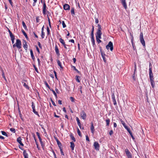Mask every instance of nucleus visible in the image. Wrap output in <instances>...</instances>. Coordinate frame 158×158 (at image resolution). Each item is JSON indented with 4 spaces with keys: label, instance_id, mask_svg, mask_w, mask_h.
Masks as SVG:
<instances>
[{
    "label": "nucleus",
    "instance_id": "1",
    "mask_svg": "<svg viewBox=\"0 0 158 158\" xmlns=\"http://www.w3.org/2000/svg\"><path fill=\"white\" fill-rule=\"evenodd\" d=\"M8 31L9 32L10 36V37L12 42V44H13L14 43V40H15V36L10 31V30L8 28H7Z\"/></svg>",
    "mask_w": 158,
    "mask_h": 158
},
{
    "label": "nucleus",
    "instance_id": "2",
    "mask_svg": "<svg viewBox=\"0 0 158 158\" xmlns=\"http://www.w3.org/2000/svg\"><path fill=\"white\" fill-rule=\"evenodd\" d=\"M106 48L107 49H109L110 48L111 51H112L113 49V44L111 41H110L107 45L106 46Z\"/></svg>",
    "mask_w": 158,
    "mask_h": 158
},
{
    "label": "nucleus",
    "instance_id": "3",
    "mask_svg": "<svg viewBox=\"0 0 158 158\" xmlns=\"http://www.w3.org/2000/svg\"><path fill=\"white\" fill-rule=\"evenodd\" d=\"M15 45L17 48L19 49L21 48V40L19 39H17L16 40Z\"/></svg>",
    "mask_w": 158,
    "mask_h": 158
},
{
    "label": "nucleus",
    "instance_id": "4",
    "mask_svg": "<svg viewBox=\"0 0 158 158\" xmlns=\"http://www.w3.org/2000/svg\"><path fill=\"white\" fill-rule=\"evenodd\" d=\"M47 7L46 5V4L45 2H44L43 4V14L44 15H45L46 14H47V12L48 10H47L46 8Z\"/></svg>",
    "mask_w": 158,
    "mask_h": 158
},
{
    "label": "nucleus",
    "instance_id": "5",
    "mask_svg": "<svg viewBox=\"0 0 158 158\" xmlns=\"http://www.w3.org/2000/svg\"><path fill=\"white\" fill-rule=\"evenodd\" d=\"M94 149L97 151H98L99 149L100 145L97 142H95L94 143Z\"/></svg>",
    "mask_w": 158,
    "mask_h": 158
},
{
    "label": "nucleus",
    "instance_id": "6",
    "mask_svg": "<svg viewBox=\"0 0 158 158\" xmlns=\"http://www.w3.org/2000/svg\"><path fill=\"white\" fill-rule=\"evenodd\" d=\"M125 152L128 158H132L131 153L127 149H125Z\"/></svg>",
    "mask_w": 158,
    "mask_h": 158
},
{
    "label": "nucleus",
    "instance_id": "7",
    "mask_svg": "<svg viewBox=\"0 0 158 158\" xmlns=\"http://www.w3.org/2000/svg\"><path fill=\"white\" fill-rule=\"evenodd\" d=\"M31 106L33 110V112L35 114L38 115L39 117H40L38 112L36 111L35 108V105L33 102H32Z\"/></svg>",
    "mask_w": 158,
    "mask_h": 158
},
{
    "label": "nucleus",
    "instance_id": "8",
    "mask_svg": "<svg viewBox=\"0 0 158 158\" xmlns=\"http://www.w3.org/2000/svg\"><path fill=\"white\" fill-rule=\"evenodd\" d=\"M80 115L82 118L84 120L85 119L86 117V115L84 111H82L80 113Z\"/></svg>",
    "mask_w": 158,
    "mask_h": 158
},
{
    "label": "nucleus",
    "instance_id": "9",
    "mask_svg": "<svg viewBox=\"0 0 158 158\" xmlns=\"http://www.w3.org/2000/svg\"><path fill=\"white\" fill-rule=\"evenodd\" d=\"M149 70V77L150 80H153V74L152 73V68H150Z\"/></svg>",
    "mask_w": 158,
    "mask_h": 158
},
{
    "label": "nucleus",
    "instance_id": "10",
    "mask_svg": "<svg viewBox=\"0 0 158 158\" xmlns=\"http://www.w3.org/2000/svg\"><path fill=\"white\" fill-rule=\"evenodd\" d=\"M55 50L56 54L57 55V57H58V56L59 55V48L56 44H55Z\"/></svg>",
    "mask_w": 158,
    "mask_h": 158
},
{
    "label": "nucleus",
    "instance_id": "11",
    "mask_svg": "<svg viewBox=\"0 0 158 158\" xmlns=\"http://www.w3.org/2000/svg\"><path fill=\"white\" fill-rule=\"evenodd\" d=\"M22 139H21V137H19L17 138V142L18 143H19L21 146H23L24 144L22 143Z\"/></svg>",
    "mask_w": 158,
    "mask_h": 158
},
{
    "label": "nucleus",
    "instance_id": "12",
    "mask_svg": "<svg viewBox=\"0 0 158 158\" xmlns=\"http://www.w3.org/2000/svg\"><path fill=\"white\" fill-rule=\"evenodd\" d=\"M120 1L125 9L127 8V5L126 2V0H120Z\"/></svg>",
    "mask_w": 158,
    "mask_h": 158
},
{
    "label": "nucleus",
    "instance_id": "13",
    "mask_svg": "<svg viewBox=\"0 0 158 158\" xmlns=\"http://www.w3.org/2000/svg\"><path fill=\"white\" fill-rule=\"evenodd\" d=\"M27 47L28 46L27 44V42L25 40H24V42H23V47L26 50H27Z\"/></svg>",
    "mask_w": 158,
    "mask_h": 158
},
{
    "label": "nucleus",
    "instance_id": "14",
    "mask_svg": "<svg viewBox=\"0 0 158 158\" xmlns=\"http://www.w3.org/2000/svg\"><path fill=\"white\" fill-rule=\"evenodd\" d=\"M30 53H31V58H32V59H33V61H35V57L34 55V54H33V51H32V49H30Z\"/></svg>",
    "mask_w": 158,
    "mask_h": 158
},
{
    "label": "nucleus",
    "instance_id": "15",
    "mask_svg": "<svg viewBox=\"0 0 158 158\" xmlns=\"http://www.w3.org/2000/svg\"><path fill=\"white\" fill-rule=\"evenodd\" d=\"M23 155L24 158H28V154L26 150H24L23 152Z\"/></svg>",
    "mask_w": 158,
    "mask_h": 158
},
{
    "label": "nucleus",
    "instance_id": "16",
    "mask_svg": "<svg viewBox=\"0 0 158 158\" xmlns=\"http://www.w3.org/2000/svg\"><path fill=\"white\" fill-rule=\"evenodd\" d=\"M64 8L65 10H69L70 9V6L68 4H65L64 6Z\"/></svg>",
    "mask_w": 158,
    "mask_h": 158
},
{
    "label": "nucleus",
    "instance_id": "17",
    "mask_svg": "<svg viewBox=\"0 0 158 158\" xmlns=\"http://www.w3.org/2000/svg\"><path fill=\"white\" fill-rule=\"evenodd\" d=\"M102 33L97 32L96 39H101Z\"/></svg>",
    "mask_w": 158,
    "mask_h": 158
},
{
    "label": "nucleus",
    "instance_id": "18",
    "mask_svg": "<svg viewBox=\"0 0 158 158\" xmlns=\"http://www.w3.org/2000/svg\"><path fill=\"white\" fill-rule=\"evenodd\" d=\"M98 30L97 31V32L101 33V30H102V28L101 25L99 24H98Z\"/></svg>",
    "mask_w": 158,
    "mask_h": 158
},
{
    "label": "nucleus",
    "instance_id": "19",
    "mask_svg": "<svg viewBox=\"0 0 158 158\" xmlns=\"http://www.w3.org/2000/svg\"><path fill=\"white\" fill-rule=\"evenodd\" d=\"M105 54L104 53H103L102 52H101V56L103 58V60L105 62H106V60L105 56Z\"/></svg>",
    "mask_w": 158,
    "mask_h": 158
},
{
    "label": "nucleus",
    "instance_id": "20",
    "mask_svg": "<svg viewBox=\"0 0 158 158\" xmlns=\"http://www.w3.org/2000/svg\"><path fill=\"white\" fill-rule=\"evenodd\" d=\"M140 40L141 43L142 44V45L143 46H145V41L144 40L143 38H142V39L141 38V39H140Z\"/></svg>",
    "mask_w": 158,
    "mask_h": 158
},
{
    "label": "nucleus",
    "instance_id": "21",
    "mask_svg": "<svg viewBox=\"0 0 158 158\" xmlns=\"http://www.w3.org/2000/svg\"><path fill=\"white\" fill-rule=\"evenodd\" d=\"M22 31L23 33V34L24 36H25L26 39L28 40V37L27 36V35L26 33L25 32V31H24V30L23 29L22 30Z\"/></svg>",
    "mask_w": 158,
    "mask_h": 158
},
{
    "label": "nucleus",
    "instance_id": "22",
    "mask_svg": "<svg viewBox=\"0 0 158 158\" xmlns=\"http://www.w3.org/2000/svg\"><path fill=\"white\" fill-rule=\"evenodd\" d=\"M70 147L71 148L72 150H73L75 147V145L72 142H70Z\"/></svg>",
    "mask_w": 158,
    "mask_h": 158
},
{
    "label": "nucleus",
    "instance_id": "23",
    "mask_svg": "<svg viewBox=\"0 0 158 158\" xmlns=\"http://www.w3.org/2000/svg\"><path fill=\"white\" fill-rule=\"evenodd\" d=\"M90 129L92 133L93 134L94 131V127L93 126V124L92 123H91V126Z\"/></svg>",
    "mask_w": 158,
    "mask_h": 158
},
{
    "label": "nucleus",
    "instance_id": "24",
    "mask_svg": "<svg viewBox=\"0 0 158 158\" xmlns=\"http://www.w3.org/2000/svg\"><path fill=\"white\" fill-rule=\"evenodd\" d=\"M22 25L23 27L25 30H27V28L26 25L25 23L23 21L22 22Z\"/></svg>",
    "mask_w": 158,
    "mask_h": 158
},
{
    "label": "nucleus",
    "instance_id": "25",
    "mask_svg": "<svg viewBox=\"0 0 158 158\" xmlns=\"http://www.w3.org/2000/svg\"><path fill=\"white\" fill-rule=\"evenodd\" d=\"M151 85L152 88H154L155 86V82L153 80H150Z\"/></svg>",
    "mask_w": 158,
    "mask_h": 158
},
{
    "label": "nucleus",
    "instance_id": "26",
    "mask_svg": "<svg viewBox=\"0 0 158 158\" xmlns=\"http://www.w3.org/2000/svg\"><path fill=\"white\" fill-rule=\"evenodd\" d=\"M54 138L55 140L56 141L57 145L58 146V147H59V141L58 140V139H57V137L56 136H54Z\"/></svg>",
    "mask_w": 158,
    "mask_h": 158
},
{
    "label": "nucleus",
    "instance_id": "27",
    "mask_svg": "<svg viewBox=\"0 0 158 158\" xmlns=\"http://www.w3.org/2000/svg\"><path fill=\"white\" fill-rule=\"evenodd\" d=\"M106 125L108 126L110 124V120L109 118L106 119Z\"/></svg>",
    "mask_w": 158,
    "mask_h": 158
},
{
    "label": "nucleus",
    "instance_id": "28",
    "mask_svg": "<svg viewBox=\"0 0 158 158\" xmlns=\"http://www.w3.org/2000/svg\"><path fill=\"white\" fill-rule=\"evenodd\" d=\"M1 133H2V134L3 135L6 136V137H8V135L4 131H1Z\"/></svg>",
    "mask_w": 158,
    "mask_h": 158
},
{
    "label": "nucleus",
    "instance_id": "29",
    "mask_svg": "<svg viewBox=\"0 0 158 158\" xmlns=\"http://www.w3.org/2000/svg\"><path fill=\"white\" fill-rule=\"evenodd\" d=\"M94 26H92V31L91 32V35L92 37L94 36Z\"/></svg>",
    "mask_w": 158,
    "mask_h": 158
},
{
    "label": "nucleus",
    "instance_id": "30",
    "mask_svg": "<svg viewBox=\"0 0 158 158\" xmlns=\"http://www.w3.org/2000/svg\"><path fill=\"white\" fill-rule=\"evenodd\" d=\"M44 84L50 90H51L49 85L46 81L44 82Z\"/></svg>",
    "mask_w": 158,
    "mask_h": 158
},
{
    "label": "nucleus",
    "instance_id": "31",
    "mask_svg": "<svg viewBox=\"0 0 158 158\" xmlns=\"http://www.w3.org/2000/svg\"><path fill=\"white\" fill-rule=\"evenodd\" d=\"M71 13L72 15H74V8H72L71 9Z\"/></svg>",
    "mask_w": 158,
    "mask_h": 158
},
{
    "label": "nucleus",
    "instance_id": "32",
    "mask_svg": "<svg viewBox=\"0 0 158 158\" xmlns=\"http://www.w3.org/2000/svg\"><path fill=\"white\" fill-rule=\"evenodd\" d=\"M70 136V137H71V139H72V140L74 142H75L76 141V139H75V138L74 137V136L72 135H71Z\"/></svg>",
    "mask_w": 158,
    "mask_h": 158
},
{
    "label": "nucleus",
    "instance_id": "33",
    "mask_svg": "<svg viewBox=\"0 0 158 158\" xmlns=\"http://www.w3.org/2000/svg\"><path fill=\"white\" fill-rule=\"evenodd\" d=\"M112 98L113 100L115 102V103H116V102L115 99V96L114 94H113L112 95Z\"/></svg>",
    "mask_w": 158,
    "mask_h": 158
},
{
    "label": "nucleus",
    "instance_id": "34",
    "mask_svg": "<svg viewBox=\"0 0 158 158\" xmlns=\"http://www.w3.org/2000/svg\"><path fill=\"white\" fill-rule=\"evenodd\" d=\"M62 24L63 26V28H65L66 27V25L64 21H62Z\"/></svg>",
    "mask_w": 158,
    "mask_h": 158
},
{
    "label": "nucleus",
    "instance_id": "35",
    "mask_svg": "<svg viewBox=\"0 0 158 158\" xmlns=\"http://www.w3.org/2000/svg\"><path fill=\"white\" fill-rule=\"evenodd\" d=\"M60 42L63 45L65 44L64 41L62 39H60Z\"/></svg>",
    "mask_w": 158,
    "mask_h": 158
},
{
    "label": "nucleus",
    "instance_id": "36",
    "mask_svg": "<svg viewBox=\"0 0 158 158\" xmlns=\"http://www.w3.org/2000/svg\"><path fill=\"white\" fill-rule=\"evenodd\" d=\"M23 86L25 87L26 89H29V87L28 85L26 84V83H25L23 84Z\"/></svg>",
    "mask_w": 158,
    "mask_h": 158
},
{
    "label": "nucleus",
    "instance_id": "37",
    "mask_svg": "<svg viewBox=\"0 0 158 158\" xmlns=\"http://www.w3.org/2000/svg\"><path fill=\"white\" fill-rule=\"evenodd\" d=\"M45 36V33L44 32H41V37L42 39H44Z\"/></svg>",
    "mask_w": 158,
    "mask_h": 158
},
{
    "label": "nucleus",
    "instance_id": "38",
    "mask_svg": "<svg viewBox=\"0 0 158 158\" xmlns=\"http://www.w3.org/2000/svg\"><path fill=\"white\" fill-rule=\"evenodd\" d=\"M120 121L121 123L123 124V125L124 127L126 126L125 124V123L123 121V120L122 119H121L120 120Z\"/></svg>",
    "mask_w": 158,
    "mask_h": 158
},
{
    "label": "nucleus",
    "instance_id": "39",
    "mask_svg": "<svg viewBox=\"0 0 158 158\" xmlns=\"http://www.w3.org/2000/svg\"><path fill=\"white\" fill-rule=\"evenodd\" d=\"M77 133L78 135L80 136H81V132L79 130V129L78 128H77Z\"/></svg>",
    "mask_w": 158,
    "mask_h": 158
},
{
    "label": "nucleus",
    "instance_id": "40",
    "mask_svg": "<svg viewBox=\"0 0 158 158\" xmlns=\"http://www.w3.org/2000/svg\"><path fill=\"white\" fill-rule=\"evenodd\" d=\"M34 2H33L32 6H35L36 3L37 2V0H33Z\"/></svg>",
    "mask_w": 158,
    "mask_h": 158
},
{
    "label": "nucleus",
    "instance_id": "41",
    "mask_svg": "<svg viewBox=\"0 0 158 158\" xmlns=\"http://www.w3.org/2000/svg\"><path fill=\"white\" fill-rule=\"evenodd\" d=\"M10 131H11L12 132H13V133H15V130L14 128H11L10 129Z\"/></svg>",
    "mask_w": 158,
    "mask_h": 158
},
{
    "label": "nucleus",
    "instance_id": "42",
    "mask_svg": "<svg viewBox=\"0 0 158 158\" xmlns=\"http://www.w3.org/2000/svg\"><path fill=\"white\" fill-rule=\"evenodd\" d=\"M91 41L93 43V44L94 45L95 44V42H94V36L92 37Z\"/></svg>",
    "mask_w": 158,
    "mask_h": 158
},
{
    "label": "nucleus",
    "instance_id": "43",
    "mask_svg": "<svg viewBox=\"0 0 158 158\" xmlns=\"http://www.w3.org/2000/svg\"><path fill=\"white\" fill-rule=\"evenodd\" d=\"M35 69V71L37 73H38V70L37 67L35 66V65H33Z\"/></svg>",
    "mask_w": 158,
    "mask_h": 158
},
{
    "label": "nucleus",
    "instance_id": "44",
    "mask_svg": "<svg viewBox=\"0 0 158 158\" xmlns=\"http://www.w3.org/2000/svg\"><path fill=\"white\" fill-rule=\"evenodd\" d=\"M47 31L48 35H49L50 33V30L48 27H47Z\"/></svg>",
    "mask_w": 158,
    "mask_h": 158
},
{
    "label": "nucleus",
    "instance_id": "45",
    "mask_svg": "<svg viewBox=\"0 0 158 158\" xmlns=\"http://www.w3.org/2000/svg\"><path fill=\"white\" fill-rule=\"evenodd\" d=\"M47 14H46V15H47V18H48V17H49V16L51 15V13L49 12L48 11H47Z\"/></svg>",
    "mask_w": 158,
    "mask_h": 158
},
{
    "label": "nucleus",
    "instance_id": "46",
    "mask_svg": "<svg viewBox=\"0 0 158 158\" xmlns=\"http://www.w3.org/2000/svg\"><path fill=\"white\" fill-rule=\"evenodd\" d=\"M52 92H53V93L54 95L55 96V97L56 98H57V95H56V93L53 90H52Z\"/></svg>",
    "mask_w": 158,
    "mask_h": 158
},
{
    "label": "nucleus",
    "instance_id": "47",
    "mask_svg": "<svg viewBox=\"0 0 158 158\" xmlns=\"http://www.w3.org/2000/svg\"><path fill=\"white\" fill-rule=\"evenodd\" d=\"M70 99L71 102H74V99L72 97H70Z\"/></svg>",
    "mask_w": 158,
    "mask_h": 158
},
{
    "label": "nucleus",
    "instance_id": "48",
    "mask_svg": "<svg viewBox=\"0 0 158 158\" xmlns=\"http://www.w3.org/2000/svg\"><path fill=\"white\" fill-rule=\"evenodd\" d=\"M133 36H132V38H131V43H132V44L133 46V48H134V44H133Z\"/></svg>",
    "mask_w": 158,
    "mask_h": 158
},
{
    "label": "nucleus",
    "instance_id": "49",
    "mask_svg": "<svg viewBox=\"0 0 158 158\" xmlns=\"http://www.w3.org/2000/svg\"><path fill=\"white\" fill-rule=\"evenodd\" d=\"M124 128L127 131H130V129L128 128V127L127 126H125L124 127Z\"/></svg>",
    "mask_w": 158,
    "mask_h": 158
},
{
    "label": "nucleus",
    "instance_id": "50",
    "mask_svg": "<svg viewBox=\"0 0 158 158\" xmlns=\"http://www.w3.org/2000/svg\"><path fill=\"white\" fill-rule=\"evenodd\" d=\"M36 134L38 137V138L40 137V134L39 132H36Z\"/></svg>",
    "mask_w": 158,
    "mask_h": 158
},
{
    "label": "nucleus",
    "instance_id": "51",
    "mask_svg": "<svg viewBox=\"0 0 158 158\" xmlns=\"http://www.w3.org/2000/svg\"><path fill=\"white\" fill-rule=\"evenodd\" d=\"M37 44H38V45L39 46V47L40 48H42V47L41 46L40 43L39 42H38Z\"/></svg>",
    "mask_w": 158,
    "mask_h": 158
},
{
    "label": "nucleus",
    "instance_id": "52",
    "mask_svg": "<svg viewBox=\"0 0 158 158\" xmlns=\"http://www.w3.org/2000/svg\"><path fill=\"white\" fill-rule=\"evenodd\" d=\"M54 117L56 118H59V116L58 115H57L56 114V113L55 112H54Z\"/></svg>",
    "mask_w": 158,
    "mask_h": 158
},
{
    "label": "nucleus",
    "instance_id": "53",
    "mask_svg": "<svg viewBox=\"0 0 158 158\" xmlns=\"http://www.w3.org/2000/svg\"><path fill=\"white\" fill-rule=\"evenodd\" d=\"M2 76L3 78H4L5 80H6L5 75L3 72H2Z\"/></svg>",
    "mask_w": 158,
    "mask_h": 158
},
{
    "label": "nucleus",
    "instance_id": "54",
    "mask_svg": "<svg viewBox=\"0 0 158 158\" xmlns=\"http://www.w3.org/2000/svg\"><path fill=\"white\" fill-rule=\"evenodd\" d=\"M54 73L56 78L57 79H58L57 78L56 73V71H54Z\"/></svg>",
    "mask_w": 158,
    "mask_h": 158
},
{
    "label": "nucleus",
    "instance_id": "55",
    "mask_svg": "<svg viewBox=\"0 0 158 158\" xmlns=\"http://www.w3.org/2000/svg\"><path fill=\"white\" fill-rule=\"evenodd\" d=\"M85 137H86V140L88 141H89V138L88 137V136L87 135H86L85 136Z\"/></svg>",
    "mask_w": 158,
    "mask_h": 158
},
{
    "label": "nucleus",
    "instance_id": "56",
    "mask_svg": "<svg viewBox=\"0 0 158 158\" xmlns=\"http://www.w3.org/2000/svg\"><path fill=\"white\" fill-rule=\"evenodd\" d=\"M8 1L9 2H10V4L12 6H13V2H12V0H8Z\"/></svg>",
    "mask_w": 158,
    "mask_h": 158
},
{
    "label": "nucleus",
    "instance_id": "57",
    "mask_svg": "<svg viewBox=\"0 0 158 158\" xmlns=\"http://www.w3.org/2000/svg\"><path fill=\"white\" fill-rule=\"evenodd\" d=\"M40 19H39V17H37L36 18V21L37 23H39L40 22Z\"/></svg>",
    "mask_w": 158,
    "mask_h": 158
},
{
    "label": "nucleus",
    "instance_id": "58",
    "mask_svg": "<svg viewBox=\"0 0 158 158\" xmlns=\"http://www.w3.org/2000/svg\"><path fill=\"white\" fill-rule=\"evenodd\" d=\"M76 120L77 122V123H80V120L78 117H76Z\"/></svg>",
    "mask_w": 158,
    "mask_h": 158
},
{
    "label": "nucleus",
    "instance_id": "59",
    "mask_svg": "<svg viewBox=\"0 0 158 158\" xmlns=\"http://www.w3.org/2000/svg\"><path fill=\"white\" fill-rule=\"evenodd\" d=\"M141 38H143V33H140V39H141Z\"/></svg>",
    "mask_w": 158,
    "mask_h": 158
},
{
    "label": "nucleus",
    "instance_id": "60",
    "mask_svg": "<svg viewBox=\"0 0 158 158\" xmlns=\"http://www.w3.org/2000/svg\"><path fill=\"white\" fill-rule=\"evenodd\" d=\"M76 77H77L76 78V81H77L78 82H80V81L79 80V79H78V76H77Z\"/></svg>",
    "mask_w": 158,
    "mask_h": 158
},
{
    "label": "nucleus",
    "instance_id": "61",
    "mask_svg": "<svg viewBox=\"0 0 158 158\" xmlns=\"http://www.w3.org/2000/svg\"><path fill=\"white\" fill-rule=\"evenodd\" d=\"M113 131L111 130L110 131L109 134L110 135H111L113 134Z\"/></svg>",
    "mask_w": 158,
    "mask_h": 158
},
{
    "label": "nucleus",
    "instance_id": "62",
    "mask_svg": "<svg viewBox=\"0 0 158 158\" xmlns=\"http://www.w3.org/2000/svg\"><path fill=\"white\" fill-rule=\"evenodd\" d=\"M36 50H37V51L38 52V53H40V51L39 49L38 48V47L37 46H36Z\"/></svg>",
    "mask_w": 158,
    "mask_h": 158
},
{
    "label": "nucleus",
    "instance_id": "63",
    "mask_svg": "<svg viewBox=\"0 0 158 158\" xmlns=\"http://www.w3.org/2000/svg\"><path fill=\"white\" fill-rule=\"evenodd\" d=\"M100 39H97V41L98 43H99L101 42V40H100Z\"/></svg>",
    "mask_w": 158,
    "mask_h": 158
},
{
    "label": "nucleus",
    "instance_id": "64",
    "mask_svg": "<svg viewBox=\"0 0 158 158\" xmlns=\"http://www.w3.org/2000/svg\"><path fill=\"white\" fill-rule=\"evenodd\" d=\"M95 23H98L99 21L97 18H95Z\"/></svg>",
    "mask_w": 158,
    "mask_h": 158
}]
</instances>
